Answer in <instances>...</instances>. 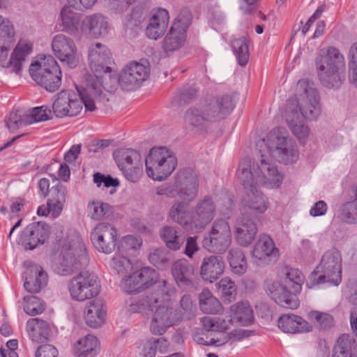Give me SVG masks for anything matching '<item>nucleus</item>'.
Segmentation results:
<instances>
[{"label":"nucleus","mask_w":357,"mask_h":357,"mask_svg":"<svg viewBox=\"0 0 357 357\" xmlns=\"http://www.w3.org/2000/svg\"><path fill=\"white\" fill-rule=\"evenodd\" d=\"M162 284L161 290L142 296L128 306V311L130 312L146 314L156 307L151 324V330L155 334H162L167 328L176 324L178 319L174 309L162 304L175 294V288L165 280Z\"/></svg>","instance_id":"obj_1"},{"label":"nucleus","mask_w":357,"mask_h":357,"mask_svg":"<svg viewBox=\"0 0 357 357\" xmlns=\"http://www.w3.org/2000/svg\"><path fill=\"white\" fill-rule=\"evenodd\" d=\"M86 78L84 86L76 85L78 94L71 91H62L56 95L52 105L53 112L57 117L74 116L79 114L82 105L88 111H94L96 103L101 99L102 84L96 76Z\"/></svg>","instance_id":"obj_2"},{"label":"nucleus","mask_w":357,"mask_h":357,"mask_svg":"<svg viewBox=\"0 0 357 357\" xmlns=\"http://www.w3.org/2000/svg\"><path fill=\"white\" fill-rule=\"evenodd\" d=\"M229 96H223L189 108L185 113V125L199 131L206 130L212 123L224 119L234 109Z\"/></svg>","instance_id":"obj_3"},{"label":"nucleus","mask_w":357,"mask_h":357,"mask_svg":"<svg viewBox=\"0 0 357 357\" xmlns=\"http://www.w3.org/2000/svg\"><path fill=\"white\" fill-rule=\"evenodd\" d=\"M59 255L52 261L55 273L62 276L71 275L88 264V255L81 236L75 231L62 240Z\"/></svg>","instance_id":"obj_4"},{"label":"nucleus","mask_w":357,"mask_h":357,"mask_svg":"<svg viewBox=\"0 0 357 357\" xmlns=\"http://www.w3.org/2000/svg\"><path fill=\"white\" fill-rule=\"evenodd\" d=\"M314 65L321 84L328 89H339L345 79V59L335 47L321 49L316 56Z\"/></svg>","instance_id":"obj_5"},{"label":"nucleus","mask_w":357,"mask_h":357,"mask_svg":"<svg viewBox=\"0 0 357 357\" xmlns=\"http://www.w3.org/2000/svg\"><path fill=\"white\" fill-rule=\"evenodd\" d=\"M248 167V163H243L241 168L237 171L238 178L245 191L241 202V214L261 215L268 210L270 202L268 197L257 189L259 185L250 180Z\"/></svg>","instance_id":"obj_6"},{"label":"nucleus","mask_w":357,"mask_h":357,"mask_svg":"<svg viewBox=\"0 0 357 357\" xmlns=\"http://www.w3.org/2000/svg\"><path fill=\"white\" fill-rule=\"evenodd\" d=\"M290 104H294L301 118L307 121L317 120L321 112L318 91L312 82L305 79L298 82L296 98L289 100L287 107Z\"/></svg>","instance_id":"obj_7"},{"label":"nucleus","mask_w":357,"mask_h":357,"mask_svg":"<svg viewBox=\"0 0 357 357\" xmlns=\"http://www.w3.org/2000/svg\"><path fill=\"white\" fill-rule=\"evenodd\" d=\"M243 163L248 164L250 172L249 177L254 184L270 189L278 188L282 184L283 174L264 154H261L260 160L256 162H253L249 158L242 159L237 171L241 168Z\"/></svg>","instance_id":"obj_8"},{"label":"nucleus","mask_w":357,"mask_h":357,"mask_svg":"<svg viewBox=\"0 0 357 357\" xmlns=\"http://www.w3.org/2000/svg\"><path fill=\"white\" fill-rule=\"evenodd\" d=\"M31 78L38 85L50 92L56 91L61 86V70L52 56H43L29 68Z\"/></svg>","instance_id":"obj_9"},{"label":"nucleus","mask_w":357,"mask_h":357,"mask_svg":"<svg viewBox=\"0 0 357 357\" xmlns=\"http://www.w3.org/2000/svg\"><path fill=\"white\" fill-rule=\"evenodd\" d=\"M263 143L273 157L285 164L296 162L299 158L297 145L284 128L272 130Z\"/></svg>","instance_id":"obj_10"},{"label":"nucleus","mask_w":357,"mask_h":357,"mask_svg":"<svg viewBox=\"0 0 357 357\" xmlns=\"http://www.w3.org/2000/svg\"><path fill=\"white\" fill-rule=\"evenodd\" d=\"M145 165L147 176L160 181L175 170L177 158L172 151L165 147H153L146 158Z\"/></svg>","instance_id":"obj_11"},{"label":"nucleus","mask_w":357,"mask_h":357,"mask_svg":"<svg viewBox=\"0 0 357 357\" xmlns=\"http://www.w3.org/2000/svg\"><path fill=\"white\" fill-rule=\"evenodd\" d=\"M342 255L337 249L326 251L311 279L315 284L329 283L337 286L342 280Z\"/></svg>","instance_id":"obj_12"},{"label":"nucleus","mask_w":357,"mask_h":357,"mask_svg":"<svg viewBox=\"0 0 357 357\" xmlns=\"http://www.w3.org/2000/svg\"><path fill=\"white\" fill-rule=\"evenodd\" d=\"M68 290L73 301L83 302L99 294L100 284L98 276L94 273L81 271L69 280Z\"/></svg>","instance_id":"obj_13"},{"label":"nucleus","mask_w":357,"mask_h":357,"mask_svg":"<svg viewBox=\"0 0 357 357\" xmlns=\"http://www.w3.org/2000/svg\"><path fill=\"white\" fill-rule=\"evenodd\" d=\"M232 241L229 222L222 218L215 220L202 240V246L210 252L223 253Z\"/></svg>","instance_id":"obj_14"},{"label":"nucleus","mask_w":357,"mask_h":357,"mask_svg":"<svg viewBox=\"0 0 357 357\" xmlns=\"http://www.w3.org/2000/svg\"><path fill=\"white\" fill-rule=\"evenodd\" d=\"M191 20L192 15L188 10H183L178 15L162 41L165 51H176L185 44Z\"/></svg>","instance_id":"obj_15"},{"label":"nucleus","mask_w":357,"mask_h":357,"mask_svg":"<svg viewBox=\"0 0 357 357\" xmlns=\"http://www.w3.org/2000/svg\"><path fill=\"white\" fill-rule=\"evenodd\" d=\"M88 57L89 66L93 72V75L86 74L84 76V83L86 84V78L87 77L93 76L96 79V76H98V79L102 84V89L104 88L102 75L111 70L107 66L110 61V52L105 45L96 43L89 47Z\"/></svg>","instance_id":"obj_16"},{"label":"nucleus","mask_w":357,"mask_h":357,"mask_svg":"<svg viewBox=\"0 0 357 357\" xmlns=\"http://www.w3.org/2000/svg\"><path fill=\"white\" fill-rule=\"evenodd\" d=\"M52 50L56 58L70 68H75L79 63V56L74 40L70 37L59 33L52 40Z\"/></svg>","instance_id":"obj_17"},{"label":"nucleus","mask_w":357,"mask_h":357,"mask_svg":"<svg viewBox=\"0 0 357 357\" xmlns=\"http://www.w3.org/2000/svg\"><path fill=\"white\" fill-rule=\"evenodd\" d=\"M149 76V68L141 63L133 61L126 65L119 77L121 87L126 91L138 88Z\"/></svg>","instance_id":"obj_18"},{"label":"nucleus","mask_w":357,"mask_h":357,"mask_svg":"<svg viewBox=\"0 0 357 357\" xmlns=\"http://www.w3.org/2000/svg\"><path fill=\"white\" fill-rule=\"evenodd\" d=\"M91 240L99 252L109 254L116 247L117 230L109 223H99L92 231Z\"/></svg>","instance_id":"obj_19"},{"label":"nucleus","mask_w":357,"mask_h":357,"mask_svg":"<svg viewBox=\"0 0 357 357\" xmlns=\"http://www.w3.org/2000/svg\"><path fill=\"white\" fill-rule=\"evenodd\" d=\"M49 234V226L45 222H32L22 230L18 243L26 250H33L37 246L44 244Z\"/></svg>","instance_id":"obj_20"},{"label":"nucleus","mask_w":357,"mask_h":357,"mask_svg":"<svg viewBox=\"0 0 357 357\" xmlns=\"http://www.w3.org/2000/svg\"><path fill=\"white\" fill-rule=\"evenodd\" d=\"M252 256L257 264L266 265L275 262L280 252L273 239L268 235L261 234L254 245Z\"/></svg>","instance_id":"obj_21"},{"label":"nucleus","mask_w":357,"mask_h":357,"mask_svg":"<svg viewBox=\"0 0 357 357\" xmlns=\"http://www.w3.org/2000/svg\"><path fill=\"white\" fill-rule=\"evenodd\" d=\"M109 29L107 18L100 13H93L81 20L79 34L89 38L98 39L107 34Z\"/></svg>","instance_id":"obj_22"},{"label":"nucleus","mask_w":357,"mask_h":357,"mask_svg":"<svg viewBox=\"0 0 357 357\" xmlns=\"http://www.w3.org/2000/svg\"><path fill=\"white\" fill-rule=\"evenodd\" d=\"M258 228L255 220L245 214L236 219L233 225V234L238 245L249 246L255 240Z\"/></svg>","instance_id":"obj_23"},{"label":"nucleus","mask_w":357,"mask_h":357,"mask_svg":"<svg viewBox=\"0 0 357 357\" xmlns=\"http://www.w3.org/2000/svg\"><path fill=\"white\" fill-rule=\"evenodd\" d=\"M157 279L158 274L155 270L144 268L126 277L121 282V288L128 294L137 292L154 284Z\"/></svg>","instance_id":"obj_24"},{"label":"nucleus","mask_w":357,"mask_h":357,"mask_svg":"<svg viewBox=\"0 0 357 357\" xmlns=\"http://www.w3.org/2000/svg\"><path fill=\"white\" fill-rule=\"evenodd\" d=\"M216 204L211 196L206 195L199 199L193 211L195 231H202L215 218Z\"/></svg>","instance_id":"obj_25"},{"label":"nucleus","mask_w":357,"mask_h":357,"mask_svg":"<svg viewBox=\"0 0 357 357\" xmlns=\"http://www.w3.org/2000/svg\"><path fill=\"white\" fill-rule=\"evenodd\" d=\"M178 197L186 203L193 201L198 195L199 181L197 174L191 170H183L178 174Z\"/></svg>","instance_id":"obj_26"},{"label":"nucleus","mask_w":357,"mask_h":357,"mask_svg":"<svg viewBox=\"0 0 357 357\" xmlns=\"http://www.w3.org/2000/svg\"><path fill=\"white\" fill-rule=\"evenodd\" d=\"M169 21V13L163 8L152 10L146 28V36L153 40L161 38L167 31Z\"/></svg>","instance_id":"obj_27"},{"label":"nucleus","mask_w":357,"mask_h":357,"mask_svg":"<svg viewBox=\"0 0 357 357\" xmlns=\"http://www.w3.org/2000/svg\"><path fill=\"white\" fill-rule=\"evenodd\" d=\"M294 104H290L286 109V121L291 133L300 144H305L310 135L309 127L303 123Z\"/></svg>","instance_id":"obj_28"},{"label":"nucleus","mask_w":357,"mask_h":357,"mask_svg":"<svg viewBox=\"0 0 357 357\" xmlns=\"http://www.w3.org/2000/svg\"><path fill=\"white\" fill-rule=\"evenodd\" d=\"M225 264L222 257L210 255L203 259L200 266V275L205 282L213 283L225 271Z\"/></svg>","instance_id":"obj_29"},{"label":"nucleus","mask_w":357,"mask_h":357,"mask_svg":"<svg viewBox=\"0 0 357 357\" xmlns=\"http://www.w3.org/2000/svg\"><path fill=\"white\" fill-rule=\"evenodd\" d=\"M107 310L105 303L100 298L89 301L85 306L84 318L87 326L96 328L100 327L106 320Z\"/></svg>","instance_id":"obj_30"},{"label":"nucleus","mask_w":357,"mask_h":357,"mask_svg":"<svg viewBox=\"0 0 357 357\" xmlns=\"http://www.w3.org/2000/svg\"><path fill=\"white\" fill-rule=\"evenodd\" d=\"M266 290L272 299L281 307L290 309H296L298 307V302L296 297L279 282L268 283Z\"/></svg>","instance_id":"obj_31"},{"label":"nucleus","mask_w":357,"mask_h":357,"mask_svg":"<svg viewBox=\"0 0 357 357\" xmlns=\"http://www.w3.org/2000/svg\"><path fill=\"white\" fill-rule=\"evenodd\" d=\"M231 324L248 326L253 324L254 312L248 301H239L231 305L227 311Z\"/></svg>","instance_id":"obj_32"},{"label":"nucleus","mask_w":357,"mask_h":357,"mask_svg":"<svg viewBox=\"0 0 357 357\" xmlns=\"http://www.w3.org/2000/svg\"><path fill=\"white\" fill-rule=\"evenodd\" d=\"M32 51L33 44L30 40L24 38L19 40L6 66L12 68V70L16 73L20 72Z\"/></svg>","instance_id":"obj_33"},{"label":"nucleus","mask_w":357,"mask_h":357,"mask_svg":"<svg viewBox=\"0 0 357 357\" xmlns=\"http://www.w3.org/2000/svg\"><path fill=\"white\" fill-rule=\"evenodd\" d=\"M24 287L30 293H38L47 283V275L43 268L37 264H32L24 273Z\"/></svg>","instance_id":"obj_34"},{"label":"nucleus","mask_w":357,"mask_h":357,"mask_svg":"<svg viewBox=\"0 0 357 357\" xmlns=\"http://www.w3.org/2000/svg\"><path fill=\"white\" fill-rule=\"evenodd\" d=\"M279 328L287 333H301L312 331V326L301 317L294 314H284L278 321Z\"/></svg>","instance_id":"obj_35"},{"label":"nucleus","mask_w":357,"mask_h":357,"mask_svg":"<svg viewBox=\"0 0 357 357\" xmlns=\"http://www.w3.org/2000/svg\"><path fill=\"white\" fill-rule=\"evenodd\" d=\"M188 206L185 202H176L169 211V217L184 229L195 231L193 212L189 211Z\"/></svg>","instance_id":"obj_36"},{"label":"nucleus","mask_w":357,"mask_h":357,"mask_svg":"<svg viewBox=\"0 0 357 357\" xmlns=\"http://www.w3.org/2000/svg\"><path fill=\"white\" fill-rule=\"evenodd\" d=\"M194 267L185 259L176 261L172 267V273L176 282L181 287H185L192 284Z\"/></svg>","instance_id":"obj_37"},{"label":"nucleus","mask_w":357,"mask_h":357,"mask_svg":"<svg viewBox=\"0 0 357 357\" xmlns=\"http://www.w3.org/2000/svg\"><path fill=\"white\" fill-rule=\"evenodd\" d=\"M100 349V342L93 335L87 334L74 344L73 350L77 357H95Z\"/></svg>","instance_id":"obj_38"},{"label":"nucleus","mask_w":357,"mask_h":357,"mask_svg":"<svg viewBox=\"0 0 357 357\" xmlns=\"http://www.w3.org/2000/svg\"><path fill=\"white\" fill-rule=\"evenodd\" d=\"M86 213L91 220L100 221L108 219L112 215L113 208L108 203L100 200H91L87 204Z\"/></svg>","instance_id":"obj_39"},{"label":"nucleus","mask_w":357,"mask_h":357,"mask_svg":"<svg viewBox=\"0 0 357 357\" xmlns=\"http://www.w3.org/2000/svg\"><path fill=\"white\" fill-rule=\"evenodd\" d=\"M26 331L29 337L34 342H41L47 338L50 326L38 318L29 319L26 322Z\"/></svg>","instance_id":"obj_40"},{"label":"nucleus","mask_w":357,"mask_h":357,"mask_svg":"<svg viewBox=\"0 0 357 357\" xmlns=\"http://www.w3.org/2000/svg\"><path fill=\"white\" fill-rule=\"evenodd\" d=\"M200 310L206 314H218L222 312L221 303L208 289H204L199 295Z\"/></svg>","instance_id":"obj_41"},{"label":"nucleus","mask_w":357,"mask_h":357,"mask_svg":"<svg viewBox=\"0 0 357 357\" xmlns=\"http://www.w3.org/2000/svg\"><path fill=\"white\" fill-rule=\"evenodd\" d=\"M227 261L234 274L243 275L248 269V262L243 251L238 248H231L227 254Z\"/></svg>","instance_id":"obj_42"},{"label":"nucleus","mask_w":357,"mask_h":357,"mask_svg":"<svg viewBox=\"0 0 357 357\" xmlns=\"http://www.w3.org/2000/svg\"><path fill=\"white\" fill-rule=\"evenodd\" d=\"M60 18L63 28L70 33H79L80 22L79 15L70 6H65L60 12Z\"/></svg>","instance_id":"obj_43"},{"label":"nucleus","mask_w":357,"mask_h":357,"mask_svg":"<svg viewBox=\"0 0 357 357\" xmlns=\"http://www.w3.org/2000/svg\"><path fill=\"white\" fill-rule=\"evenodd\" d=\"M160 235L167 247L173 250H179L184 243V237L174 227H162L160 231Z\"/></svg>","instance_id":"obj_44"},{"label":"nucleus","mask_w":357,"mask_h":357,"mask_svg":"<svg viewBox=\"0 0 357 357\" xmlns=\"http://www.w3.org/2000/svg\"><path fill=\"white\" fill-rule=\"evenodd\" d=\"M282 273L286 284L293 289L296 294L299 293L305 280L302 272L298 268L286 266L282 269Z\"/></svg>","instance_id":"obj_45"},{"label":"nucleus","mask_w":357,"mask_h":357,"mask_svg":"<svg viewBox=\"0 0 357 357\" xmlns=\"http://www.w3.org/2000/svg\"><path fill=\"white\" fill-rule=\"evenodd\" d=\"M200 322L206 331L217 333H226L232 325L229 318L225 319L220 317H204Z\"/></svg>","instance_id":"obj_46"},{"label":"nucleus","mask_w":357,"mask_h":357,"mask_svg":"<svg viewBox=\"0 0 357 357\" xmlns=\"http://www.w3.org/2000/svg\"><path fill=\"white\" fill-rule=\"evenodd\" d=\"M356 348V342L353 336L348 334H342L337 340L333 354L349 357H357V355L353 354V351Z\"/></svg>","instance_id":"obj_47"},{"label":"nucleus","mask_w":357,"mask_h":357,"mask_svg":"<svg viewBox=\"0 0 357 357\" xmlns=\"http://www.w3.org/2000/svg\"><path fill=\"white\" fill-rule=\"evenodd\" d=\"M355 196L354 200L342 204L340 211V218L349 224L357 223V186L353 187Z\"/></svg>","instance_id":"obj_48"},{"label":"nucleus","mask_w":357,"mask_h":357,"mask_svg":"<svg viewBox=\"0 0 357 357\" xmlns=\"http://www.w3.org/2000/svg\"><path fill=\"white\" fill-rule=\"evenodd\" d=\"M116 160L121 170L142 164L140 153L134 149L119 151L116 155Z\"/></svg>","instance_id":"obj_49"},{"label":"nucleus","mask_w":357,"mask_h":357,"mask_svg":"<svg viewBox=\"0 0 357 357\" xmlns=\"http://www.w3.org/2000/svg\"><path fill=\"white\" fill-rule=\"evenodd\" d=\"M217 291L225 302H231L236 298L237 288L235 282L229 277H224L215 284Z\"/></svg>","instance_id":"obj_50"},{"label":"nucleus","mask_w":357,"mask_h":357,"mask_svg":"<svg viewBox=\"0 0 357 357\" xmlns=\"http://www.w3.org/2000/svg\"><path fill=\"white\" fill-rule=\"evenodd\" d=\"M232 47L235 52L238 64L241 66H245L250 56L248 41L245 38L242 37L234 40Z\"/></svg>","instance_id":"obj_51"},{"label":"nucleus","mask_w":357,"mask_h":357,"mask_svg":"<svg viewBox=\"0 0 357 357\" xmlns=\"http://www.w3.org/2000/svg\"><path fill=\"white\" fill-rule=\"evenodd\" d=\"M307 318L319 329H327L334 324L333 317L326 312L311 311L307 314Z\"/></svg>","instance_id":"obj_52"},{"label":"nucleus","mask_w":357,"mask_h":357,"mask_svg":"<svg viewBox=\"0 0 357 357\" xmlns=\"http://www.w3.org/2000/svg\"><path fill=\"white\" fill-rule=\"evenodd\" d=\"M23 302L24 310L27 314L30 316H35L36 314H40L45 310L43 303L36 296H24L23 298Z\"/></svg>","instance_id":"obj_53"},{"label":"nucleus","mask_w":357,"mask_h":357,"mask_svg":"<svg viewBox=\"0 0 357 357\" xmlns=\"http://www.w3.org/2000/svg\"><path fill=\"white\" fill-rule=\"evenodd\" d=\"M111 266L119 274H125L132 270L130 260L121 253L115 254L112 258Z\"/></svg>","instance_id":"obj_54"},{"label":"nucleus","mask_w":357,"mask_h":357,"mask_svg":"<svg viewBox=\"0 0 357 357\" xmlns=\"http://www.w3.org/2000/svg\"><path fill=\"white\" fill-rule=\"evenodd\" d=\"M51 114L50 109L47 107L41 106L33 108L26 117V123L31 124L36 122L45 121L49 119Z\"/></svg>","instance_id":"obj_55"},{"label":"nucleus","mask_w":357,"mask_h":357,"mask_svg":"<svg viewBox=\"0 0 357 357\" xmlns=\"http://www.w3.org/2000/svg\"><path fill=\"white\" fill-rule=\"evenodd\" d=\"M149 259L153 265L161 269L166 268L169 264L167 253L162 249L154 250L150 253Z\"/></svg>","instance_id":"obj_56"},{"label":"nucleus","mask_w":357,"mask_h":357,"mask_svg":"<svg viewBox=\"0 0 357 357\" xmlns=\"http://www.w3.org/2000/svg\"><path fill=\"white\" fill-rule=\"evenodd\" d=\"M15 40L14 28L7 18L0 15V41Z\"/></svg>","instance_id":"obj_57"},{"label":"nucleus","mask_w":357,"mask_h":357,"mask_svg":"<svg viewBox=\"0 0 357 357\" xmlns=\"http://www.w3.org/2000/svg\"><path fill=\"white\" fill-rule=\"evenodd\" d=\"M138 352L142 357H155L157 351V344L155 339L142 342L137 347Z\"/></svg>","instance_id":"obj_58"},{"label":"nucleus","mask_w":357,"mask_h":357,"mask_svg":"<svg viewBox=\"0 0 357 357\" xmlns=\"http://www.w3.org/2000/svg\"><path fill=\"white\" fill-rule=\"evenodd\" d=\"M127 180L132 183H137L141 178L143 174V169L142 164L129 167L121 169Z\"/></svg>","instance_id":"obj_59"},{"label":"nucleus","mask_w":357,"mask_h":357,"mask_svg":"<svg viewBox=\"0 0 357 357\" xmlns=\"http://www.w3.org/2000/svg\"><path fill=\"white\" fill-rule=\"evenodd\" d=\"M142 241L139 237L134 236H126L121 241V248L123 251L137 250L142 245Z\"/></svg>","instance_id":"obj_60"},{"label":"nucleus","mask_w":357,"mask_h":357,"mask_svg":"<svg viewBox=\"0 0 357 357\" xmlns=\"http://www.w3.org/2000/svg\"><path fill=\"white\" fill-rule=\"evenodd\" d=\"M57 349L52 344H43L38 347L36 351V357H58Z\"/></svg>","instance_id":"obj_61"},{"label":"nucleus","mask_w":357,"mask_h":357,"mask_svg":"<svg viewBox=\"0 0 357 357\" xmlns=\"http://www.w3.org/2000/svg\"><path fill=\"white\" fill-rule=\"evenodd\" d=\"M15 40L0 41V64L3 66L4 63L7 64V59Z\"/></svg>","instance_id":"obj_62"},{"label":"nucleus","mask_w":357,"mask_h":357,"mask_svg":"<svg viewBox=\"0 0 357 357\" xmlns=\"http://www.w3.org/2000/svg\"><path fill=\"white\" fill-rule=\"evenodd\" d=\"M66 194V188L61 185H57L52 188L51 197L49 199H54L55 201H58L59 203L64 204Z\"/></svg>","instance_id":"obj_63"},{"label":"nucleus","mask_w":357,"mask_h":357,"mask_svg":"<svg viewBox=\"0 0 357 357\" xmlns=\"http://www.w3.org/2000/svg\"><path fill=\"white\" fill-rule=\"evenodd\" d=\"M196 96V92L193 89L184 90L182 91L179 97H174L172 101V104L176 105L177 103L181 105L182 102L184 104L189 102Z\"/></svg>","instance_id":"obj_64"}]
</instances>
